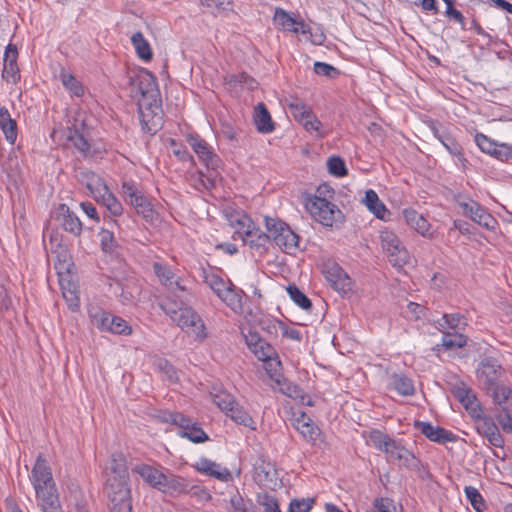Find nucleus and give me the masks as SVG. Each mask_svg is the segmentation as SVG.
Listing matches in <instances>:
<instances>
[{
	"label": "nucleus",
	"mask_w": 512,
	"mask_h": 512,
	"mask_svg": "<svg viewBox=\"0 0 512 512\" xmlns=\"http://www.w3.org/2000/svg\"><path fill=\"white\" fill-rule=\"evenodd\" d=\"M130 93L137 100L142 129L156 133L161 122V101L155 77L142 69L129 76Z\"/></svg>",
	"instance_id": "obj_1"
},
{
	"label": "nucleus",
	"mask_w": 512,
	"mask_h": 512,
	"mask_svg": "<svg viewBox=\"0 0 512 512\" xmlns=\"http://www.w3.org/2000/svg\"><path fill=\"white\" fill-rule=\"evenodd\" d=\"M476 377L480 387L492 398L494 404L502 406L510 398L512 389L503 382L506 370L496 358H483L478 364Z\"/></svg>",
	"instance_id": "obj_2"
},
{
	"label": "nucleus",
	"mask_w": 512,
	"mask_h": 512,
	"mask_svg": "<svg viewBox=\"0 0 512 512\" xmlns=\"http://www.w3.org/2000/svg\"><path fill=\"white\" fill-rule=\"evenodd\" d=\"M31 482L43 512H61L50 467L41 455L31 471Z\"/></svg>",
	"instance_id": "obj_3"
},
{
	"label": "nucleus",
	"mask_w": 512,
	"mask_h": 512,
	"mask_svg": "<svg viewBox=\"0 0 512 512\" xmlns=\"http://www.w3.org/2000/svg\"><path fill=\"white\" fill-rule=\"evenodd\" d=\"M185 300V296L178 298V301L168 296L160 303V307L186 333L204 338V323L191 307L186 306Z\"/></svg>",
	"instance_id": "obj_4"
},
{
	"label": "nucleus",
	"mask_w": 512,
	"mask_h": 512,
	"mask_svg": "<svg viewBox=\"0 0 512 512\" xmlns=\"http://www.w3.org/2000/svg\"><path fill=\"white\" fill-rule=\"evenodd\" d=\"M131 471L139 475L151 487L168 494L181 493L186 489L184 480L172 473H165L157 467L138 463L131 467Z\"/></svg>",
	"instance_id": "obj_5"
},
{
	"label": "nucleus",
	"mask_w": 512,
	"mask_h": 512,
	"mask_svg": "<svg viewBox=\"0 0 512 512\" xmlns=\"http://www.w3.org/2000/svg\"><path fill=\"white\" fill-rule=\"evenodd\" d=\"M89 129L90 124L86 113L79 110L68 127L67 139L84 157L101 156L104 150L90 144L87 139Z\"/></svg>",
	"instance_id": "obj_6"
},
{
	"label": "nucleus",
	"mask_w": 512,
	"mask_h": 512,
	"mask_svg": "<svg viewBox=\"0 0 512 512\" xmlns=\"http://www.w3.org/2000/svg\"><path fill=\"white\" fill-rule=\"evenodd\" d=\"M105 489L110 512H132L129 478L107 477Z\"/></svg>",
	"instance_id": "obj_7"
},
{
	"label": "nucleus",
	"mask_w": 512,
	"mask_h": 512,
	"mask_svg": "<svg viewBox=\"0 0 512 512\" xmlns=\"http://www.w3.org/2000/svg\"><path fill=\"white\" fill-rule=\"evenodd\" d=\"M270 239L285 253L295 254L299 250V236L283 221L265 217Z\"/></svg>",
	"instance_id": "obj_8"
},
{
	"label": "nucleus",
	"mask_w": 512,
	"mask_h": 512,
	"mask_svg": "<svg viewBox=\"0 0 512 512\" xmlns=\"http://www.w3.org/2000/svg\"><path fill=\"white\" fill-rule=\"evenodd\" d=\"M369 442L376 449L384 452L388 461H399L400 463L407 464L414 457L413 454L401 446L400 443L379 430L370 432Z\"/></svg>",
	"instance_id": "obj_9"
},
{
	"label": "nucleus",
	"mask_w": 512,
	"mask_h": 512,
	"mask_svg": "<svg viewBox=\"0 0 512 512\" xmlns=\"http://www.w3.org/2000/svg\"><path fill=\"white\" fill-rule=\"evenodd\" d=\"M306 209L319 223L327 227L337 226L342 223L343 215L338 207L327 199L315 196L306 203Z\"/></svg>",
	"instance_id": "obj_10"
},
{
	"label": "nucleus",
	"mask_w": 512,
	"mask_h": 512,
	"mask_svg": "<svg viewBox=\"0 0 512 512\" xmlns=\"http://www.w3.org/2000/svg\"><path fill=\"white\" fill-rule=\"evenodd\" d=\"M380 242L389 262L394 267L401 268L409 263L410 254L394 232L382 230L380 232Z\"/></svg>",
	"instance_id": "obj_11"
},
{
	"label": "nucleus",
	"mask_w": 512,
	"mask_h": 512,
	"mask_svg": "<svg viewBox=\"0 0 512 512\" xmlns=\"http://www.w3.org/2000/svg\"><path fill=\"white\" fill-rule=\"evenodd\" d=\"M165 420L180 429L178 432L179 436L187 438L193 443H203L209 440L208 435L203 431L199 423L193 421L182 413H169Z\"/></svg>",
	"instance_id": "obj_12"
},
{
	"label": "nucleus",
	"mask_w": 512,
	"mask_h": 512,
	"mask_svg": "<svg viewBox=\"0 0 512 512\" xmlns=\"http://www.w3.org/2000/svg\"><path fill=\"white\" fill-rule=\"evenodd\" d=\"M470 415L475 420L478 433L485 436L491 445L497 448L504 445V440L494 420L490 416L484 415L481 407H474Z\"/></svg>",
	"instance_id": "obj_13"
},
{
	"label": "nucleus",
	"mask_w": 512,
	"mask_h": 512,
	"mask_svg": "<svg viewBox=\"0 0 512 512\" xmlns=\"http://www.w3.org/2000/svg\"><path fill=\"white\" fill-rule=\"evenodd\" d=\"M273 22L277 29L284 32L300 33L302 36L311 35L310 27L300 16H295L280 7L275 8Z\"/></svg>",
	"instance_id": "obj_14"
},
{
	"label": "nucleus",
	"mask_w": 512,
	"mask_h": 512,
	"mask_svg": "<svg viewBox=\"0 0 512 512\" xmlns=\"http://www.w3.org/2000/svg\"><path fill=\"white\" fill-rule=\"evenodd\" d=\"M153 270L159 282L165 286L168 291L176 298H181L186 294V287L181 283V279L177 276L169 266L155 262Z\"/></svg>",
	"instance_id": "obj_15"
},
{
	"label": "nucleus",
	"mask_w": 512,
	"mask_h": 512,
	"mask_svg": "<svg viewBox=\"0 0 512 512\" xmlns=\"http://www.w3.org/2000/svg\"><path fill=\"white\" fill-rule=\"evenodd\" d=\"M187 142L198 156L199 160L205 164L208 169L216 170L220 164V158L214 152L208 143L198 135L189 134Z\"/></svg>",
	"instance_id": "obj_16"
},
{
	"label": "nucleus",
	"mask_w": 512,
	"mask_h": 512,
	"mask_svg": "<svg viewBox=\"0 0 512 512\" xmlns=\"http://www.w3.org/2000/svg\"><path fill=\"white\" fill-rule=\"evenodd\" d=\"M459 205L463 210V214L472 221L488 230L495 229L497 224L496 219L480 204L471 200L469 202H461Z\"/></svg>",
	"instance_id": "obj_17"
},
{
	"label": "nucleus",
	"mask_w": 512,
	"mask_h": 512,
	"mask_svg": "<svg viewBox=\"0 0 512 512\" xmlns=\"http://www.w3.org/2000/svg\"><path fill=\"white\" fill-rule=\"evenodd\" d=\"M325 278L331 286L341 294L352 290V280L348 274L337 264H331L323 271Z\"/></svg>",
	"instance_id": "obj_18"
},
{
	"label": "nucleus",
	"mask_w": 512,
	"mask_h": 512,
	"mask_svg": "<svg viewBox=\"0 0 512 512\" xmlns=\"http://www.w3.org/2000/svg\"><path fill=\"white\" fill-rule=\"evenodd\" d=\"M253 478L255 482L264 487L276 485L277 472L275 466L263 457H259L254 463Z\"/></svg>",
	"instance_id": "obj_19"
},
{
	"label": "nucleus",
	"mask_w": 512,
	"mask_h": 512,
	"mask_svg": "<svg viewBox=\"0 0 512 512\" xmlns=\"http://www.w3.org/2000/svg\"><path fill=\"white\" fill-rule=\"evenodd\" d=\"M245 341L249 350L260 361L271 360L276 355L275 349L256 332H249L245 335Z\"/></svg>",
	"instance_id": "obj_20"
},
{
	"label": "nucleus",
	"mask_w": 512,
	"mask_h": 512,
	"mask_svg": "<svg viewBox=\"0 0 512 512\" xmlns=\"http://www.w3.org/2000/svg\"><path fill=\"white\" fill-rule=\"evenodd\" d=\"M194 468L202 474L216 478L217 480L223 482H227L232 479V474L227 468L222 467L220 464L207 458H200L194 464Z\"/></svg>",
	"instance_id": "obj_21"
},
{
	"label": "nucleus",
	"mask_w": 512,
	"mask_h": 512,
	"mask_svg": "<svg viewBox=\"0 0 512 512\" xmlns=\"http://www.w3.org/2000/svg\"><path fill=\"white\" fill-rule=\"evenodd\" d=\"M55 218L60 221L62 227L74 234L79 235L82 231V223L79 218L70 211L65 204H60L54 212Z\"/></svg>",
	"instance_id": "obj_22"
},
{
	"label": "nucleus",
	"mask_w": 512,
	"mask_h": 512,
	"mask_svg": "<svg viewBox=\"0 0 512 512\" xmlns=\"http://www.w3.org/2000/svg\"><path fill=\"white\" fill-rule=\"evenodd\" d=\"M81 181L97 202L110 191L102 178L94 172H83Z\"/></svg>",
	"instance_id": "obj_23"
},
{
	"label": "nucleus",
	"mask_w": 512,
	"mask_h": 512,
	"mask_svg": "<svg viewBox=\"0 0 512 512\" xmlns=\"http://www.w3.org/2000/svg\"><path fill=\"white\" fill-rule=\"evenodd\" d=\"M241 239L244 244L248 245L251 249L262 253L270 240V233L266 234L259 227L254 225L252 229L245 232Z\"/></svg>",
	"instance_id": "obj_24"
},
{
	"label": "nucleus",
	"mask_w": 512,
	"mask_h": 512,
	"mask_svg": "<svg viewBox=\"0 0 512 512\" xmlns=\"http://www.w3.org/2000/svg\"><path fill=\"white\" fill-rule=\"evenodd\" d=\"M452 393L465 407V409L469 410V413L473 411L474 407H480L476 395L465 383L458 382L453 385Z\"/></svg>",
	"instance_id": "obj_25"
},
{
	"label": "nucleus",
	"mask_w": 512,
	"mask_h": 512,
	"mask_svg": "<svg viewBox=\"0 0 512 512\" xmlns=\"http://www.w3.org/2000/svg\"><path fill=\"white\" fill-rule=\"evenodd\" d=\"M416 427L420 432L425 435L429 440L445 443L452 439V433L438 426H433L428 422H417Z\"/></svg>",
	"instance_id": "obj_26"
},
{
	"label": "nucleus",
	"mask_w": 512,
	"mask_h": 512,
	"mask_svg": "<svg viewBox=\"0 0 512 512\" xmlns=\"http://www.w3.org/2000/svg\"><path fill=\"white\" fill-rule=\"evenodd\" d=\"M294 426L309 442H314L319 435V429L305 413H301L299 417L295 418Z\"/></svg>",
	"instance_id": "obj_27"
},
{
	"label": "nucleus",
	"mask_w": 512,
	"mask_h": 512,
	"mask_svg": "<svg viewBox=\"0 0 512 512\" xmlns=\"http://www.w3.org/2000/svg\"><path fill=\"white\" fill-rule=\"evenodd\" d=\"M403 217L408 226L417 231L422 236H426L430 229L429 222L416 210L404 209Z\"/></svg>",
	"instance_id": "obj_28"
},
{
	"label": "nucleus",
	"mask_w": 512,
	"mask_h": 512,
	"mask_svg": "<svg viewBox=\"0 0 512 512\" xmlns=\"http://www.w3.org/2000/svg\"><path fill=\"white\" fill-rule=\"evenodd\" d=\"M438 329L442 332L452 330L460 332L467 326L466 318L459 313L444 314L442 319L437 321Z\"/></svg>",
	"instance_id": "obj_29"
},
{
	"label": "nucleus",
	"mask_w": 512,
	"mask_h": 512,
	"mask_svg": "<svg viewBox=\"0 0 512 512\" xmlns=\"http://www.w3.org/2000/svg\"><path fill=\"white\" fill-rule=\"evenodd\" d=\"M254 124L261 133H271L274 130L271 115L263 103L255 107Z\"/></svg>",
	"instance_id": "obj_30"
},
{
	"label": "nucleus",
	"mask_w": 512,
	"mask_h": 512,
	"mask_svg": "<svg viewBox=\"0 0 512 512\" xmlns=\"http://www.w3.org/2000/svg\"><path fill=\"white\" fill-rule=\"evenodd\" d=\"M108 477L129 478L128 466L125 456L122 453L111 455L108 464Z\"/></svg>",
	"instance_id": "obj_31"
},
{
	"label": "nucleus",
	"mask_w": 512,
	"mask_h": 512,
	"mask_svg": "<svg viewBox=\"0 0 512 512\" xmlns=\"http://www.w3.org/2000/svg\"><path fill=\"white\" fill-rule=\"evenodd\" d=\"M389 385L402 396H412L415 393V387L412 380L404 374L394 373L391 375Z\"/></svg>",
	"instance_id": "obj_32"
},
{
	"label": "nucleus",
	"mask_w": 512,
	"mask_h": 512,
	"mask_svg": "<svg viewBox=\"0 0 512 512\" xmlns=\"http://www.w3.org/2000/svg\"><path fill=\"white\" fill-rule=\"evenodd\" d=\"M363 202L368 210L377 218L382 220L385 219V215L388 213V210L374 190L369 189L366 191Z\"/></svg>",
	"instance_id": "obj_33"
},
{
	"label": "nucleus",
	"mask_w": 512,
	"mask_h": 512,
	"mask_svg": "<svg viewBox=\"0 0 512 512\" xmlns=\"http://www.w3.org/2000/svg\"><path fill=\"white\" fill-rule=\"evenodd\" d=\"M287 107L293 118L302 123L307 117H312V108L299 98H292Z\"/></svg>",
	"instance_id": "obj_34"
},
{
	"label": "nucleus",
	"mask_w": 512,
	"mask_h": 512,
	"mask_svg": "<svg viewBox=\"0 0 512 512\" xmlns=\"http://www.w3.org/2000/svg\"><path fill=\"white\" fill-rule=\"evenodd\" d=\"M226 415L229 416L236 424L243 425L250 428L251 430L257 429L256 421L243 407L239 406L237 403Z\"/></svg>",
	"instance_id": "obj_35"
},
{
	"label": "nucleus",
	"mask_w": 512,
	"mask_h": 512,
	"mask_svg": "<svg viewBox=\"0 0 512 512\" xmlns=\"http://www.w3.org/2000/svg\"><path fill=\"white\" fill-rule=\"evenodd\" d=\"M242 290L236 289L233 284L220 296V299L226 303L234 312H241L242 304Z\"/></svg>",
	"instance_id": "obj_36"
},
{
	"label": "nucleus",
	"mask_w": 512,
	"mask_h": 512,
	"mask_svg": "<svg viewBox=\"0 0 512 512\" xmlns=\"http://www.w3.org/2000/svg\"><path fill=\"white\" fill-rule=\"evenodd\" d=\"M131 42L135 48L137 56L144 60L150 61L153 53L149 42L144 38L141 32H136L131 36Z\"/></svg>",
	"instance_id": "obj_37"
},
{
	"label": "nucleus",
	"mask_w": 512,
	"mask_h": 512,
	"mask_svg": "<svg viewBox=\"0 0 512 512\" xmlns=\"http://www.w3.org/2000/svg\"><path fill=\"white\" fill-rule=\"evenodd\" d=\"M230 223L233 227L236 228V233L240 236V238L243 237L247 230L252 229L255 225L253 220L244 212H237L232 215L230 218Z\"/></svg>",
	"instance_id": "obj_38"
},
{
	"label": "nucleus",
	"mask_w": 512,
	"mask_h": 512,
	"mask_svg": "<svg viewBox=\"0 0 512 512\" xmlns=\"http://www.w3.org/2000/svg\"><path fill=\"white\" fill-rule=\"evenodd\" d=\"M435 137L443 144V146L448 150V152L453 156H461L462 155V147L456 142L450 135H448L445 131H441L437 128L433 129Z\"/></svg>",
	"instance_id": "obj_39"
},
{
	"label": "nucleus",
	"mask_w": 512,
	"mask_h": 512,
	"mask_svg": "<svg viewBox=\"0 0 512 512\" xmlns=\"http://www.w3.org/2000/svg\"><path fill=\"white\" fill-rule=\"evenodd\" d=\"M60 80L63 86L69 91L72 96L81 97L84 94L83 85L70 73L61 71Z\"/></svg>",
	"instance_id": "obj_40"
},
{
	"label": "nucleus",
	"mask_w": 512,
	"mask_h": 512,
	"mask_svg": "<svg viewBox=\"0 0 512 512\" xmlns=\"http://www.w3.org/2000/svg\"><path fill=\"white\" fill-rule=\"evenodd\" d=\"M89 316L93 326L101 331H108L112 315L100 308H92L89 310Z\"/></svg>",
	"instance_id": "obj_41"
},
{
	"label": "nucleus",
	"mask_w": 512,
	"mask_h": 512,
	"mask_svg": "<svg viewBox=\"0 0 512 512\" xmlns=\"http://www.w3.org/2000/svg\"><path fill=\"white\" fill-rule=\"evenodd\" d=\"M213 403L226 414L236 404L235 398L226 390H220L217 393L212 394Z\"/></svg>",
	"instance_id": "obj_42"
},
{
	"label": "nucleus",
	"mask_w": 512,
	"mask_h": 512,
	"mask_svg": "<svg viewBox=\"0 0 512 512\" xmlns=\"http://www.w3.org/2000/svg\"><path fill=\"white\" fill-rule=\"evenodd\" d=\"M61 287H62V295L65 299L66 303L68 304V307L75 311L79 308V291L77 287L74 284L68 283L67 287L64 285V282L60 281Z\"/></svg>",
	"instance_id": "obj_43"
},
{
	"label": "nucleus",
	"mask_w": 512,
	"mask_h": 512,
	"mask_svg": "<svg viewBox=\"0 0 512 512\" xmlns=\"http://www.w3.org/2000/svg\"><path fill=\"white\" fill-rule=\"evenodd\" d=\"M467 338L460 332H443L442 345L447 349L462 348L466 345Z\"/></svg>",
	"instance_id": "obj_44"
},
{
	"label": "nucleus",
	"mask_w": 512,
	"mask_h": 512,
	"mask_svg": "<svg viewBox=\"0 0 512 512\" xmlns=\"http://www.w3.org/2000/svg\"><path fill=\"white\" fill-rule=\"evenodd\" d=\"M205 283L214 291V293L220 298L232 284L230 281H225L215 273H209L205 276Z\"/></svg>",
	"instance_id": "obj_45"
},
{
	"label": "nucleus",
	"mask_w": 512,
	"mask_h": 512,
	"mask_svg": "<svg viewBox=\"0 0 512 512\" xmlns=\"http://www.w3.org/2000/svg\"><path fill=\"white\" fill-rule=\"evenodd\" d=\"M287 293L292 301L304 310H309L312 306L310 299L294 284L289 285Z\"/></svg>",
	"instance_id": "obj_46"
},
{
	"label": "nucleus",
	"mask_w": 512,
	"mask_h": 512,
	"mask_svg": "<svg viewBox=\"0 0 512 512\" xmlns=\"http://www.w3.org/2000/svg\"><path fill=\"white\" fill-rule=\"evenodd\" d=\"M98 202L101 203L102 205H104L107 208V210L111 213V215L114 217L120 216L123 212L122 204L111 193V191H109Z\"/></svg>",
	"instance_id": "obj_47"
},
{
	"label": "nucleus",
	"mask_w": 512,
	"mask_h": 512,
	"mask_svg": "<svg viewBox=\"0 0 512 512\" xmlns=\"http://www.w3.org/2000/svg\"><path fill=\"white\" fill-rule=\"evenodd\" d=\"M157 369L164 375L169 383H177L179 380L176 369L165 359H159L156 362Z\"/></svg>",
	"instance_id": "obj_48"
},
{
	"label": "nucleus",
	"mask_w": 512,
	"mask_h": 512,
	"mask_svg": "<svg viewBox=\"0 0 512 512\" xmlns=\"http://www.w3.org/2000/svg\"><path fill=\"white\" fill-rule=\"evenodd\" d=\"M464 491L473 508L478 512L482 511L485 507V503L478 489L472 486H467Z\"/></svg>",
	"instance_id": "obj_49"
},
{
	"label": "nucleus",
	"mask_w": 512,
	"mask_h": 512,
	"mask_svg": "<svg viewBox=\"0 0 512 512\" xmlns=\"http://www.w3.org/2000/svg\"><path fill=\"white\" fill-rule=\"evenodd\" d=\"M108 332L129 335L131 334L132 329L124 319L117 316H112L110 325L108 327Z\"/></svg>",
	"instance_id": "obj_50"
},
{
	"label": "nucleus",
	"mask_w": 512,
	"mask_h": 512,
	"mask_svg": "<svg viewBox=\"0 0 512 512\" xmlns=\"http://www.w3.org/2000/svg\"><path fill=\"white\" fill-rule=\"evenodd\" d=\"M128 202L135 207L138 213L143 214L144 217H148L152 211L149 201L141 193H138Z\"/></svg>",
	"instance_id": "obj_51"
},
{
	"label": "nucleus",
	"mask_w": 512,
	"mask_h": 512,
	"mask_svg": "<svg viewBox=\"0 0 512 512\" xmlns=\"http://www.w3.org/2000/svg\"><path fill=\"white\" fill-rule=\"evenodd\" d=\"M328 171L336 177H342L347 174L344 161L340 157H330L327 161Z\"/></svg>",
	"instance_id": "obj_52"
},
{
	"label": "nucleus",
	"mask_w": 512,
	"mask_h": 512,
	"mask_svg": "<svg viewBox=\"0 0 512 512\" xmlns=\"http://www.w3.org/2000/svg\"><path fill=\"white\" fill-rule=\"evenodd\" d=\"M301 124L307 132L315 133L317 137L325 136V133L321 130L322 123L314 113H312V117H307Z\"/></svg>",
	"instance_id": "obj_53"
},
{
	"label": "nucleus",
	"mask_w": 512,
	"mask_h": 512,
	"mask_svg": "<svg viewBox=\"0 0 512 512\" xmlns=\"http://www.w3.org/2000/svg\"><path fill=\"white\" fill-rule=\"evenodd\" d=\"M0 128L3 131L6 140L10 144H14L17 138V124L12 118L0 123Z\"/></svg>",
	"instance_id": "obj_54"
},
{
	"label": "nucleus",
	"mask_w": 512,
	"mask_h": 512,
	"mask_svg": "<svg viewBox=\"0 0 512 512\" xmlns=\"http://www.w3.org/2000/svg\"><path fill=\"white\" fill-rule=\"evenodd\" d=\"M474 140H475V143L477 144V146L480 148V150L489 155L492 154L493 150L495 149L496 145L498 144L482 133H477L475 135Z\"/></svg>",
	"instance_id": "obj_55"
},
{
	"label": "nucleus",
	"mask_w": 512,
	"mask_h": 512,
	"mask_svg": "<svg viewBox=\"0 0 512 512\" xmlns=\"http://www.w3.org/2000/svg\"><path fill=\"white\" fill-rule=\"evenodd\" d=\"M314 500L312 498L294 499L290 502L289 512H309Z\"/></svg>",
	"instance_id": "obj_56"
},
{
	"label": "nucleus",
	"mask_w": 512,
	"mask_h": 512,
	"mask_svg": "<svg viewBox=\"0 0 512 512\" xmlns=\"http://www.w3.org/2000/svg\"><path fill=\"white\" fill-rule=\"evenodd\" d=\"M277 382L279 385H281L280 390L284 394L294 399L300 398L301 401L303 402L302 390L297 385L289 383L287 381L280 382L278 380Z\"/></svg>",
	"instance_id": "obj_57"
},
{
	"label": "nucleus",
	"mask_w": 512,
	"mask_h": 512,
	"mask_svg": "<svg viewBox=\"0 0 512 512\" xmlns=\"http://www.w3.org/2000/svg\"><path fill=\"white\" fill-rule=\"evenodd\" d=\"M491 156L501 161H508L509 159L512 158V146H509L504 143L497 144Z\"/></svg>",
	"instance_id": "obj_58"
},
{
	"label": "nucleus",
	"mask_w": 512,
	"mask_h": 512,
	"mask_svg": "<svg viewBox=\"0 0 512 512\" xmlns=\"http://www.w3.org/2000/svg\"><path fill=\"white\" fill-rule=\"evenodd\" d=\"M496 420L499 423L503 432H512V417L508 410L503 408L502 411L496 415Z\"/></svg>",
	"instance_id": "obj_59"
},
{
	"label": "nucleus",
	"mask_w": 512,
	"mask_h": 512,
	"mask_svg": "<svg viewBox=\"0 0 512 512\" xmlns=\"http://www.w3.org/2000/svg\"><path fill=\"white\" fill-rule=\"evenodd\" d=\"M259 504L264 508L265 512H281L277 500L269 494L261 496Z\"/></svg>",
	"instance_id": "obj_60"
},
{
	"label": "nucleus",
	"mask_w": 512,
	"mask_h": 512,
	"mask_svg": "<svg viewBox=\"0 0 512 512\" xmlns=\"http://www.w3.org/2000/svg\"><path fill=\"white\" fill-rule=\"evenodd\" d=\"M2 77L7 81L16 82L19 78L17 63H3Z\"/></svg>",
	"instance_id": "obj_61"
},
{
	"label": "nucleus",
	"mask_w": 512,
	"mask_h": 512,
	"mask_svg": "<svg viewBox=\"0 0 512 512\" xmlns=\"http://www.w3.org/2000/svg\"><path fill=\"white\" fill-rule=\"evenodd\" d=\"M314 72L318 75L327 77H333L335 74H338L336 68L324 62H315Z\"/></svg>",
	"instance_id": "obj_62"
},
{
	"label": "nucleus",
	"mask_w": 512,
	"mask_h": 512,
	"mask_svg": "<svg viewBox=\"0 0 512 512\" xmlns=\"http://www.w3.org/2000/svg\"><path fill=\"white\" fill-rule=\"evenodd\" d=\"M393 501L389 498H377L373 504V512H391Z\"/></svg>",
	"instance_id": "obj_63"
},
{
	"label": "nucleus",
	"mask_w": 512,
	"mask_h": 512,
	"mask_svg": "<svg viewBox=\"0 0 512 512\" xmlns=\"http://www.w3.org/2000/svg\"><path fill=\"white\" fill-rule=\"evenodd\" d=\"M229 512H249L240 495L231 497Z\"/></svg>",
	"instance_id": "obj_64"
}]
</instances>
